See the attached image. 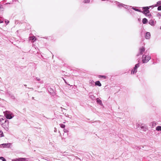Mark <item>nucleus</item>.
Returning a JSON list of instances; mask_svg holds the SVG:
<instances>
[{
    "mask_svg": "<svg viewBox=\"0 0 161 161\" xmlns=\"http://www.w3.org/2000/svg\"><path fill=\"white\" fill-rule=\"evenodd\" d=\"M3 23V21L2 20L0 19V23Z\"/></svg>",
    "mask_w": 161,
    "mask_h": 161,
    "instance_id": "obj_36",
    "label": "nucleus"
},
{
    "mask_svg": "<svg viewBox=\"0 0 161 161\" xmlns=\"http://www.w3.org/2000/svg\"><path fill=\"white\" fill-rule=\"evenodd\" d=\"M149 23L152 26H154L156 24V21L153 20L151 19L149 21Z\"/></svg>",
    "mask_w": 161,
    "mask_h": 161,
    "instance_id": "obj_10",
    "label": "nucleus"
},
{
    "mask_svg": "<svg viewBox=\"0 0 161 161\" xmlns=\"http://www.w3.org/2000/svg\"><path fill=\"white\" fill-rule=\"evenodd\" d=\"M156 130L157 131H161V126H158L156 128Z\"/></svg>",
    "mask_w": 161,
    "mask_h": 161,
    "instance_id": "obj_19",
    "label": "nucleus"
},
{
    "mask_svg": "<svg viewBox=\"0 0 161 161\" xmlns=\"http://www.w3.org/2000/svg\"><path fill=\"white\" fill-rule=\"evenodd\" d=\"M90 2L89 0H84L83 1V2L84 3H89Z\"/></svg>",
    "mask_w": 161,
    "mask_h": 161,
    "instance_id": "obj_26",
    "label": "nucleus"
},
{
    "mask_svg": "<svg viewBox=\"0 0 161 161\" xmlns=\"http://www.w3.org/2000/svg\"><path fill=\"white\" fill-rule=\"evenodd\" d=\"M9 96L12 99H14L15 98V97L14 95L12 93H11V95H9Z\"/></svg>",
    "mask_w": 161,
    "mask_h": 161,
    "instance_id": "obj_21",
    "label": "nucleus"
},
{
    "mask_svg": "<svg viewBox=\"0 0 161 161\" xmlns=\"http://www.w3.org/2000/svg\"><path fill=\"white\" fill-rule=\"evenodd\" d=\"M64 132L66 133V132H68V130H67V129H64Z\"/></svg>",
    "mask_w": 161,
    "mask_h": 161,
    "instance_id": "obj_34",
    "label": "nucleus"
},
{
    "mask_svg": "<svg viewBox=\"0 0 161 161\" xmlns=\"http://www.w3.org/2000/svg\"><path fill=\"white\" fill-rule=\"evenodd\" d=\"M116 3V4L118 6L119 8H121V7H124L126 8L127 9H129L130 8V6H127L125 5V4H124L122 3H119L117 2H115Z\"/></svg>",
    "mask_w": 161,
    "mask_h": 161,
    "instance_id": "obj_5",
    "label": "nucleus"
},
{
    "mask_svg": "<svg viewBox=\"0 0 161 161\" xmlns=\"http://www.w3.org/2000/svg\"><path fill=\"white\" fill-rule=\"evenodd\" d=\"M140 66V64L138 63L135 65L134 68L131 71V74L133 75L137 72V69Z\"/></svg>",
    "mask_w": 161,
    "mask_h": 161,
    "instance_id": "obj_6",
    "label": "nucleus"
},
{
    "mask_svg": "<svg viewBox=\"0 0 161 161\" xmlns=\"http://www.w3.org/2000/svg\"><path fill=\"white\" fill-rule=\"evenodd\" d=\"M151 35L150 33L149 32H147L146 33V35L145 36V38L147 39H149L150 38Z\"/></svg>",
    "mask_w": 161,
    "mask_h": 161,
    "instance_id": "obj_9",
    "label": "nucleus"
},
{
    "mask_svg": "<svg viewBox=\"0 0 161 161\" xmlns=\"http://www.w3.org/2000/svg\"><path fill=\"white\" fill-rule=\"evenodd\" d=\"M0 10H3V8L1 5L0 6Z\"/></svg>",
    "mask_w": 161,
    "mask_h": 161,
    "instance_id": "obj_33",
    "label": "nucleus"
},
{
    "mask_svg": "<svg viewBox=\"0 0 161 161\" xmlns=\"http://www.w3.org/2000/svg\"><path fill=\"white\" fill-rule=\"evenodd\" d=\"M160 29H161V27H160Z\"/></svg>",
    "mask_w": 161,
    "mask_h": 161,
    "instance_id": "obj_42",
    "label": "nucleus"
},
{
    "mask_svg": "<svg viewBox=\"0 0 161 161\" xmlns=\"http://www.w3.org/2000/svg\"><path fill=\"white\" fill-rule=\"evenodd\" d=\"M95 85L97 86H102L101 83H100V82L99 81H96L95 82Z\"/></svg>",
    "mask_w": 161,
    "mask_h": 161,
    "instance_id": "obj_14",
    "label": "nucleus"
},
{
    "mask_svg": "<svg viewBox=\"0 0 161 161\" xmlns=\"http://www.w3.org/2000/svg\"><path fill=\"white\" fill-rule=\"evenodd\" d=\"M60 127L63 128H64L65 127V125L63 124H60Z\"/></svg>",
    "mask_w": 161,
    "mask_h": 161,
    "instance_id": "obj_29",
    "label": "nucleus"
},
{
    "mask_svg": "<svg viewBox=\"0 0 161 161\" xmlns=\"http://www.w3.org/2000/svg\"><path fill=\"white\" fill-rule=\"evenodd\" d=\"M13 1H12V2H10L9 3H7L5 4H12V3H13Z\"/></svg>",
    "mask_w": 161,
    "mask_h": 161,
    "instance_id": "obj_31",
    "label": "nucleus"
},
{
    "mask_svg": "<svg viewBox=\"0 0 161 161\" xmlns=\"http://www.w3.org/2000/svg\"><path fill=\"white\" fill-rule=\"evenodd\" d=\"M3 136L4 135L3 132L1 131H0V137H3Z\"/></svg>",
    "mask_w": 161,
    "mask_h": 161,
    "instance_id": "obj_24",
    "label": "nucleus"
},
{
    "mask_svg": "<svg viewBox=\"0 0 161 161\" xmlns=\"http://www.w3.org/2000/svg\"><path fill=\"white\" fill-rule=\"evenodd\" d=\"M9 96L12 99H14L15 98V97L14 95L12 93H11V95H9Z\"/></svg>",
    "mask_w": 161,
    "mask_h": 161,
    "instance_id": "obj_22",
    "label": "nucleus"
},
{
    "mask_svg": "<svg viewBox=\"0 0 161 161\" xmlns=\"http://www.w3.org/2000/svg\"><path fill=\"white\" fill-rule=\"evenodd\" d=\"M2 90H0V93H1V92H2Z\"/></svg>",
    "mask_w": 161,
    "mask_h": 161,
    "instance_id": "obj_39",
    "label": "nucleus"
},
{
    "mask_svg": "<svg viewBox=\"0 0 161 161\" xmlns=\"http://www.w3.org/2000/svg\"><path fill=\"white\" fill-rule=\"evenodd\" d=\"M0 159L3 161H6L5 159L2 157H0Z\"/></svg>",
    "mask_w": 161,
    "mask_h": 161,
    "instance_id": "obj_27",
    "label": "nucleus"
},
{
    "mask_svg": "<svg viewBox=\"0 0 161 161\" xmlns=\"http://www.w3.org/2000/svg\"><path fill=\"white\" fill-rule=\"evenodd\" d=\"M161 5V1H159L157 2L156 4L154 6H153V7H157V6H158V5Z\"/></svg>",
    "mask_w": 161,
    "mask_h": 161,
    "instance_id": "obj_17",
    "label": "nucleus"
},
{
    "mask_svg": "<svg viewBox=\"0 0 161 161\" xmlns=\"http://www.w3.org/2000/svg\"><path fill=\"white\" fill-rule=\"evenodd\" d=\"M6 94L8 95V96L9 95H11V93L10 92L8 91V90H7L6 91Z\"/></svg>",
    "mask_w": 161,
    "mask_h": 161,
    "instance_id": "obj_25",
    "label": "nucleus"
},
{
    "mask_svg": "<svg viewBox=\"0 0 161 161\" xmlns=\"http://www.w3.org/2000/svg\"><path fill=\"white\" fill-rule=\"evenodd\" d=\"M132 8H133L134 10H135L136 11H139V12H141V11H140V10L138 9H137V8H134V7H132Z\"/></svg>",
    "mask_w": 161,
    "mask_h": 161,
    "instance_id": "obj_28",
    "label": "nucleus"
},
{
    "mask_svg": "<svg viewBox=\"0 0 161 161\" xmlns=\"http://www.w3.org/2000/svg\"><path fill=\"white\" fill-rule=\"evenodd\" d=\"M5 116L6 118L8 119H11L14 117V114L10 112L6 111L4 113Z\"/></svg>",
    "mask_w": 161,
    "mask_h": 161,
    "instance_id": "obj_3",
    "label": "nucleus"
},
{
    "mask_svg": "<svg viewBox=\"0 0 161 161\" xmlns=\"http://www.w3.org/2000/svg\"><path fill=\"white\" fill-rule=\"evenodd\" d=\"M6 120L4 117H3L2 116H0V121L1 122V123L2 122H4V120Z\"/></svg>",
    "mask_w": 161,
    "mask_h": 161,
    "instance_id": "obj_11",
    "label": "nucleus"
},
{
    "mask_svg": "<svg viewBox=\"0 0 161 161\" xmlns=\"http://www.w3.org/2000/svg\"><path fill=\"white\" fill-rule=\"evenodd\" d=\"M2 126L6 130H8V122L7 120H5L4 122L1 123Z\"/></svg>",
    "mask_w": 161,
    "mask_h": 161,
    "instance_id": "obj_4",
    "label": "nucleus"
},
{
    "mask_svg": "<svg viewBox=\"0 0 161 161\" xmlns=\"http://www.w3.org/2000/svg\"><path fill=\"white\" fill-rule=\"evenodd\" d=\"M9 21H5V23H6V24L7 25L9 23Z\"/></svg>",
    "mask_w": 161,
    "mask_h": 161,
    "instance_id": "obj_37",
    "label": "nucleus"
},
{
    "mask_svg": "<svg viewBox=\"0 0 161 161\" xmlns=\"http://www.w3.org/2000/svg\"><path fill=\"white\" fill-rule=\"evenodd\" d=\"M36 80L39 81V83H43V81L42 80H41V79L38 78V77H36Z\"/></svg>",
    "mask_w": 161,
    "mask_h": 161,
    "instance_id": "obj_13",
    "label": "nucleus"
},
{
    "mask_svg": "<svg viewBox=\"0 0 161 161\" xmlns=\"http://www.w3.org/2000/svg\"><path fill=\"white\" fill-rule=\"evenodd\" d=\"M11 144L10 143H3L0 145V147L9 148L10 147Z\"/></svg>",
    "mask_w": 161,
    "mask_h": 161,
    "instance_id": "obj_7",
    "label": "nucleus"
},
{
    "mask_svg": "<svg viewBox=\"0 0 161 161\" xmlns=\"http://www.w3.org/2000/svg\"><path fill=\"white\" fill-rule=\"evenodd\" d=\"M152 125V127H153L155 126L157 124V123L156 122L153 121L151 123Z\"/></svg>",
    "mask_w": 161,
    "mask_h": 161,
    "instance_id": "obj_18",
    "label": "nucleus"
},
{
    "mask_svg": "<svg viewBox=\"0 0 161 161\" xmlns=\"http://www.w3.org/2000/svg\"><path fill=\"white\" fill-rule=\"evenodd\" d=\"M159 15L160 16H161V14H157V16H158Z\"/></svg>",
    "mask_w": 161,
    "mask_h": 161,
    "instance_id": "obj_35",
    "label": "nucleus"
},
{
    "mask_svg": "<svg viewBox=\"0 0 161 161\" xmlns=\"http://www.w3.org/2000/svg\"><path fill=\"white\" fill-rule=\"evenodd\" d=\"M98 77L99 78H103L104 79H105L107 78V77L105 75H100L98 76Z\"/></svg>",
    "mask_w": 161,
    "mask_h": 161,
    "instance_id": "obj_20",
    "label": "nucleus"
},
{
    "mask_svg": "<svg viewBox=\"0 0 161 161\" xmlns=\"http://www.w3.org/2000/svg\"><path fill=\"white\" fill-rule=\"evenodd\" d=\"M110 2H113V1H110Z\"/></svg>",
    "mask_w": 161,
    "mask_h": 161,
    "instance_id": "obj_40",
    "label": "nucleus"
},
{
    "mask_svg": "<svg viewBox=\"0 0 161 161\" xmlns=\"http://www.w3.org/2000/svg\"><path fill=\"white\" fill-rule=\"evenodd\" d=\"M91 82L92 83H94V81H93V80H92Z\"/></svg>",
    "mask_w": 161,
    "mask_h": 161,
    "instance_id": "obj_38",
    "label": "nucleus"
},
{
    "mask_svg": "<svg viewBox=\"0 0 161 161\" xmlns=\"http://www.w3.org/2000/svg\"><path fill=\"white\" fill-rule=\"evenodd\" d=\"M151 58L149 55H143L142 57V61L143 63H147Z\"/></svg>",
    "mask_w": 161,
    "mask_h": 161,
    "instance_id": "obj_1",
    "label": "nucleus"
},
{
    "mask_svg": "<svg viewBox=\"0 0 161 161\" xmlns=\"http://www.w3.org/2000/svg\"><path fill=\"white\" fill-rule=\"evenodd\" d=\"M153 7V6L143 7V8L144 10L142 12L144 14H145L146 16H151V15L149 14L150 12L149 10V9L150 7Z\"/></svg>",
    "mask_w": 161,
    "mask_h": 161,
    "instance_id": "obj_2",
    "label": "nucleus"
},
{
    "mask_svg": "<svg viewBox=\"0 0 161 161\" xmlns=\"http://www.w3.org/2000/svg\"><path fill=\"white\" fill-rule=\"evenodd\" d=\"M90 0H89V1H90Z\"/></svg>",
    "mask_w": 161,
    "mask_h": 161,
    "instance_id": "obj_43",
    "label": "nucleus"
},
{
    "mask_svg": "<svg viewBox=\"0 0 161 161\" xmlns=\"http://www.w3.org/2000/svg\"><path fill=\"white\" fill-rule=\"evenodd\" d=\"M92 94V93H89V94Z\"/></svg>",
    "mask_w": 161,
    "mask_h": 161,
    "instance_id": "obj_41",
    "label": "nucleus"
},
{
    "mask_svg": "<svg viewBox=\"0 0 161 161\" xmlns=\"http://www.w3.org/2000/svg\"><path fill=\"white\" fill-rule=\"evenodd\" d=\"M145 50V48L144 47H142L139 48V53L137 54V56H138L139 54H142L144 52Z\"/></svg>",
    "mask_w": 161,
    "mask_h": 161,
    "instance_id": "obj_8",
    "label": "nucleus"
},
{
    "mask_svg": "<svg viewBox=\"0 0 161 161\" xmlns=\"http://www.w3.org/2000/svg\"><path fill=\"white\" fill-rule=\"evenodd\" d=\"M29 38L30 40H32L33 41V42L35 41L36 39V38L34 36L30 37Z\"/></svg>",
    "mask_w": 161,
    "mask_h": 161,
    "instance_id": "obj_15",
    "label": "nucleus"
},
{
    "mask_svg": "<svg viewBox=\"0 0 161 161\" xmlns=\"http://www.w3.org/2000/svg\"><path fill=\"white\" fill-rule=\"evenodd\" d=\"M146 126L144 125L143 126H142L141 127V128L142 129H143V128H146Z\"/></svg>",
    "mask_w": 161,
    "mask_h": 161,
    "instance_id": "obj_32",
    "label": "nucleus"
},
{
    "mask_svg": "<svg viewBox=\"0 0 161 161\" xmlns=\"http://www.w3.org/2000/svg\"><path fill=\"white\" fill-rule=\"evenodd\" d=\"M90 97L92 100H94L95 99V97L93 95H90Z\"/></svg>",
    "mask_w": 161,
    "mask_h": 161,
    "instance_id": "obj_23",
    "label": "nucleus"
},
{
    "mask_svg": "<svg viewBox=\"0 0 161 161\" xmlns=\"http://www.w3.org/2000/svg\"><path fill=\"white\" fill-rule=\"evenodd\" d=\"M97 103L99 104L100 105H103L102 101L99 98H97Z\"/></svg>",
    "mask_w": 161,
    "mask_h": 161,
    "instance_id": "obj_12",
    "label": "nucleus"
},
{
    "mask_svg": "<svg viewBox=\"0 0 161 161\" xmlns=\"http://www.w3.org/2000/svg\"><path fill=\"white\" fill-rule=\"evenodd\" d=\"M142 22L144 24H146L147 22V19L144 18L143 19Z\"/></svg>",
    "mask_w": 161,
    "mask_h": 161,
    "instance_id": "obj_16",
    "label": "nucleus"
},
{
    "mask_svg": "<svg viewBox=\"0 0 161 161\" xmlns=\"http://www.w3.org/2000/svg\"><path fill=\"white\" fill-rule=\"evenodd\" d=\"M158 10H161V5H160L158 7Z\"/></svg>",
    "mask_w": 161,
    "mask_h": 161,
    "instance_id": "obj_30",
    "label": "nucleus"
}]
</instances>
